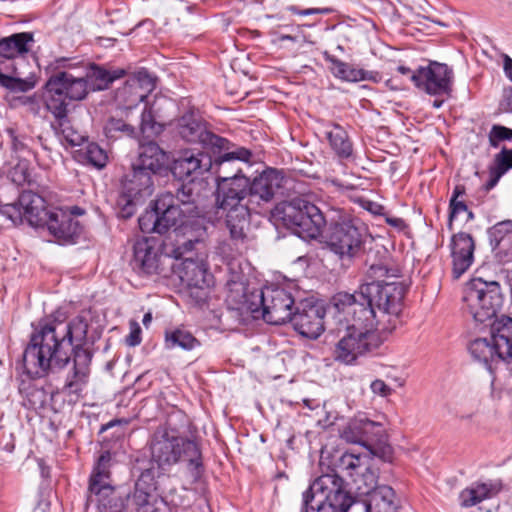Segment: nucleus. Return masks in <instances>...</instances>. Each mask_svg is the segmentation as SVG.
Returning a JSON list of instances; mask_svg holds the SVG:
<instances>
[{"label":"nucleus","instance_id":"nucleus-1","mask_svg":"<svg viewBox=\"0 0 512 512\" xmlns=\"http://www.w3.org/2000/svg\"><path fill=\"white\" fill-rule=\"evenodd\" d=\"M89 324L77 316L66 322L47 319L34 327L22 355L23 371L30 378L58 373L71 363L64 389L79 395L88 384L93 354L87 346Z\"/></svg>","mask_w":512,"mask_h":512},{"label":"nucleus","instance_id":"nucleus-2","mask_svg":"<svg viewBox=\"0 0 512 512\" xmlns=\"http://www.w3.org/2000/svg\"><path fill=\"white\" fill-rule=\"evenodd\" d=\"M250 156L251 153L248 150L239 149L223 154L217 161L220 169L216 178L214 215L217 220H225L230 238L237 243H243L246 240V232L250 224V206L247 197L249 178L240 174L239 169L233 175H226L222 167L232 160L248 161Z\"/></svg>","mask_w":512,"mask_h":512},{"label":"nucleus","instance_id":"nucleus-3","mask_svg":"<svg viewBox=\"0 0 512 512\" xmlns=\"http://www.w3.org/2000/svg\"><path fill=\"white\" fill-rule=\"evenodd\" d=\"M371 282L360 286V298L370 301L381 313L382 319L387 318V326L382 331L391 333L397 325L398 315L402 309L405 286L402 282L388 279L398 278L399 270L385 263L371 264L367 270Z\"/></svg>","mask_w":512,"mask_h":512},{"label":"nucleus","instance_id":"nucleus-4","mask_svg":"<svg viewBox=\"0 0 512 512\" xmlns=\"http://www.w3.org/2000/svg\"><path fill=\"white\" fill-rule=\"evenodd\" d=\"M34 44L31 32L14 33L0 39V85L12 92H27L36 85L35 79L18 65L28 66L25 55Z\"/></svg>","mask_w":512,"mask_h":512},{"label":"nucleus","instance_id":"nucleus-5","mask_svg":"<svg viewBox=\"0 0 512 512\" xmlns=\"http://www.w3.org/2000/svg\"><path fill=\"white\" fill-rule=\"evenodd\" d=\"M66 63L65 58L56 60V67L45 84L42 96L46 110L60 126L67 119L68 100H82L87 95L84 77L74 74L72 68L66 67Z\"/></svg>","mask_w":512,"mask_h":512},{"label":"nucleus","instance_id":"nucleus-6","mask_svg":"<svg viewBox=\"0 0 512 512\" xmlns=\"http://www.w3.org/2000/svg\"><path fill=\"white\" fill-rule=\"evenodd\" d=\"M152 462L165 470L167 467L187 461L196 469L202 467L201 451L198 444L191 439L181 437L168 425H161L152 434L149 441Z\"/></svg>","mask_w":512,"mask_h":512},{"label":"nucleus","instance_id":"nucleus-7","mask_svg":"<svg viewBox=\"0 0 512 512\" xmlns=\"http://www.w3.org/2000/svg\"><path fill=\"white\" fill-rule=\"evenodd\" d=\"M110 461L107 451L97 459L88 480L86 504L94 505L100 512H123L131 494L112 484Z\"/></svg>","mask_w":512,"mask_h":512},{"label":"nucleus","instance_id":"nucleus-8","mask_svg":"<svg viewBox=\"0 0 512 512\" xmlns=\"http://www.w3.org/2000/svg\"><path fill=\"white\" fill-rule=\"evenodd\" d=\"M353 503L343 479L335 473L321 475L303 493L305 512H348Z\"/></svg>","mask_w":512,"mask_h":512},{"label":"nucleus","instance_id":"nucleus-9","mask_svg":"<svg viewBox=\"0 0 512 512\" xmlns=\"http://www.w3.org/2000/svg\"><path fill=\"white\" fill-rule=\"evenodd\" d=\"M271 215L305 240L317 238L328 223L316 205L300 198L278 203L271 210Z\"/></svg>","mask_w":512,"mask_h":512},{"label":"nucleus","instance_id":"nucleus-10","mask_svg":"<svg viewBox=\"0 0 512 512\" xmlns=\"http://www.w3.org/2000/svg\"><path fill=\"white\" fill-rule=\"evenodd\" d=\"M464 308L476 322L493 320L503 304V295L498 282H487L481 278L466 284L463 292Z\"/></svg>","mask_w":512,"mask_h":512},{"label":"nucleus","instance_id":"nucleus-11","mask_svg":"<svg viewBox=\"0 0 512 512\" xmlns=\"http://www.w3.org/2000/svg\"><path fill=\"white\" fill-rule=\"evenodd\" d=\"M196 194L192 184H182L176 193L166 191L161 193L154 201L159 223L163 226V234L171 228H177L186 216H193L198 212Z\"/></svg>","mask_w":512,"mask_h":512},{"label":"nucleus","instance_id":"nucleus-12","mask_svg":"<svg viewBox=\"0 0 512 512\" xmlns=\"http://www.w3.org/2000/svg\"><path fill=\"white\" fill-rule=\"evenodd\" d=\"M342 437L350 443L361 444L370 452L387 461L391 457L392 448L387 444L384 426L365 416L352 419L342 432Z\"/></svg>","mask_w":512,"mask_h":512},{"label":"nucleus","instance_id":"nucleus-13","mask_svg":"<svg viewBox=\"0 0 512 512\" xmlns=\"http://www.w3.org/2000/svg\"><path fill=\"white\" fill-rule=\"evenodd\" d=\"M155 175L134 164L122 182V194L117 200L119 216L130 218L136 212V205L154 192Z\"/></svg>","mask_w":512,"mask_h":512},{"label":"nucleus","instance_id":"nucleus-14","mask_svg":"<svg viewBox=\"0 0 512 512\" xmlns=\"http://www.w3.org/2000/svg\"><path fill=\"white\" fill-rule=\"evenodd\" d=\"M379 346L375 333L358 326H348L333 349L335 361L344 365H355L357 359L371 353Z\"/></svg>","mask_w":512,"mask_h":512},{"label":"nucleus","instance_id":"nucleus-15","mask_svg":"<svg viewBox=\"0 0 512 512\" xmlns=\"http://www.w3.org/2000/svg\"><path fill=\"white\" fill-rule=\"evenodd\" d=\"M52 208L47 205L41 195L24 190L20 193L17 202L3 206L2 213L14 223L26 222L31 227L41 229Z\"/></svg>","mask_w":512,"mask_h":512},{"label":"nucleus","instance_id":"nucleus-16","mask_svg":"<svg viewBox=\"0 0 512 512\" xmlns=\"http://www.w3.org/2000/svg\"><path fill=\"white\" fill-rule=\"evenodd\" d=\"M368 302L360 298V289L353 294L340 292L334 297V304L338 310L352 314L353 323L350 326L356 325L374 333V329L382 330L386 325L385 320L377 315L374 305Z\"/></svg>","mask_w":512,"mask_h":512},{"label":"nucleus","instance_id":"nucleus-17","mask_svg":"<svg viewBox=\"0 0 512 512\" xmlns=\"http://www.w3.org/2000/svg\"><path fill=\"white\" fill-rule=\"evenodd\" d=\"M325 239L327 247L340 259L354 257L363 243L361 232L350 220L331 219Z\"/></svg>","mask_w":512,"mask_h":512},{"label":"nucleus","instance_id":"nucleus-18","mask_svg":"<svg viewBox=\"0 0 512 512\" xmlns=\"http://www.w3.org/2000/svg\"><path fill=\"white\" fill-rule=\"evenodd\" d=\"M414 85L430 95H449L452 91L453 70L446 64L431 62L411 75Z\"/></svg>","mask_w":512,"mask_h":512},{"label":"nucleus","instance_id":"nucleus-19","mask_svg":"<svg viewBox=\"0 0 512 512\" xmlns=\"http://www.w3.org/2000/svg\"><path fill=\"white\" fill-rule=\"evenodd\" d=\"M178 135L190 143H200L205 147L227 149L229 141L207 130L204 122L193 112L181 116L176 123Z\"/></svg>","mask_w":512,"mask_h":512},{"label":"nucleus","instance_id":"nucleus-20","mask_svg":"<svg viewBox=\"0 0 512 512\" xmlns=\"http://www.w3.org/2000/svg\"><path fill=\"white\" fill-rule=\"evenodd\" d=\"M325 314L322 305L304 300L296 305L290 322L301 336L317 339L325 330Z\"/></svg>","mask_w":512,"mask_h":512},{"label":"nucleus","instance_id":"nucleus-21","mask_svg":"<svg viewBox=\"0 0 512 512\" xmlns=\"http://www.w3.org/2000/svg\"><path fill=\"white\" fill-rule=\"evenodd\" d=\"M264 300L266 306L263 319L267 323L281 325L290 321L297 304L289 291L278 286H268Z\"/></svg>","mask_w":512,"mask_h":512},{"label":"nucleus","instance_id":"nucleus-22","mask_svg":"<svg viewBox=\"0 0 512 512\" xmlns=\"http://www.w3.org/2000/svg\"><path fill=\"white\" fill-rule=\"evenodd\" d=\"M226 287L228 298L235 303L242 304V307L250 311L253 317L263 316V310L266 306L264 297L266 296V287L247 292L246 279L242 273H233L227 280Z\"/></svg>","mask_w":512,"mask_h":512},{"label":"nucleus","instance_id":"nucleus-23","mask_svg":"<svg viewBox=\"0 0 512 512\" xmlns=\"http://www.w3.org/2000/svg\"><path fill=\"white\" fill-rule=\"evenodd\" d=\"M161 258L160 245L155 238H142L134 243L131 265L138 274H160Z\"/></svg>","mask_w":512,"mask_h":512},{"label":"nucleus","instance_id":"nucleus-24","mask_svg":"<svg viewBox=\"0 0 512 512\" xmlns=\"http://www.w3.org/2000/svg\"><path fill=\"white\" fill-rule=\"evenodd\" d=\"M280 182L279 173L272 169L264 171L253 181L249 180L247 197L250 213L262 212L263 206L273 200L276 190L280 187Z\"/></svg>","mask_w":512,"mask_h":512},{"label":"nucleus","instance_id":"nucleus-25","mask_svg":"<svg viewBox=\"0 0 512 512\" xmlns=\"http://www.w3.org/2000/svg\"><path fill=\"white\" fill-rule=\"evenodd\" d=\"M41 229H47L60 244L75 243L81 234L79 221L68 210L58 207L52 208Z\"/></svg>","mask_w":512,"mask_h":512},{"label":"nucleus","instance_id":"nucleus-26","mask_svg":"<svg viewBox=\"0 0 512 512\" xmlns=\"http://www.w3.org/2000/svg\"><path fill=\"white\" fill-rule=\"evenodd\" d=\"M200 211L193 216H186L181 224L173 229L172 234L181 235L183 241L178 242L172 250V255L176 259L184 257L186 252L193 249L195 243L203 241L207 235V225L204 217L200 216Z\"/></svg>","mask_w":512,"mask_h":512},{"label":"nucleus","instance_id":"nucleus-27","mask_svg":"<svg viewBox=\"0 0 512 512\" xmlns=\"http://www.w3.org/2000/svg\"><path fill=\"white\" fill-rule=\"evenodd\" d=\"M452 274L460 278L473 264L475 242L473 237L465 232L454 234L451 238Z\"/></svg>","mask_w":512,"mask_h":512},{"label":"nucleus","instance_id":"nucleus-28","mask_svg":"<svg viewBox=\"0 0 512 512\" xmlns=\"http://www.w3.org/2000/svg\"><path fill=\"white\" fill-rule=\"evenodd\" d=\"M487 233L497 262L512 263V220L496 223Z\"/></svg>","mask_w":512,"mask_h":512},{"label":"nucleus","instance_id":"nucleus-29","mask_svg":"<svg viewBox=\"0 0 512 512\" xmlns=\"http://www.w3.org/2000/svg\"><path fill=\"white\" fill-rule=\"evenodd\" d=\"M212 167L211 157L202 152L185 151L175 160L173 174L180 179L201 175Z\"/></svg>","mask_w":512,"mask_h":512},{"label":"nucleus","instance_id":"nucleus-30","mask_svg":"<svg viewBox=\"0 0 512 512\" xmlns=\"http://www.w3.org/2000/svg\"><path fill=\"white\" fill-rule=\"evenodd\" d=\"M325 59L331 64L332 74L343 81H371L377 83L381 80V75L377 71H368L362 68H356L328 53H325Z\"/></svg>","mask_w":512,"mask_h":512},{"label":"nucleus","instance_id":"nucleus-31","mask_svg":"<svg viewBox=\"0 0 512 512\" xmlns=\"http://www.w3.org/2000/svg\"><path fill=\"white\" fill-rule=\"evenodd\" d=\"M491 321L489 324L491 340L496 345V349L500 350L498 356L510 361L512 359V318L502 315L500 318L496 316Z\"/></svg>","mask_w":512,"mask_h":512},{"label":"nucleus","instance_id":"nucleus-32","mask_svg":"<svg viewBox=\"0 0 512 512\" xmlns=\"http://www.w3.org/2000/svg\"><path fill=\"white\" fill-rule=\"evenodd\" d=\"M167 160L166 152L157 143L151 141L140 145L138 157L133 164L156 176L165 169Z\"/></svg>","mask_w":512,"mask_h":512},{"label":"nucleus","instance_id":"nucleus-33","mask_svg":"<svg viewBox=\"0 0 512 512\" xmlns=\"http://www.w3.org/2000/svg\"><path fill=\"white\" fill-rule=\"evenodd\" d=\"M155 87L156 78L146 69H141L126 81L124 87L118 89V97L122 98L127 92H133L134 98L131 103H141Z\"/></svg>","mask_w":512,"mask_h":512},{"label":"nucleus","instance_id":"nucleus-34","mask_svg":"<svg viewBox=\"0 0 512 512\" xmlns=\"http://www.w3.org/2000/svg\"><path fill=\"white\" fill-rule=\"evenodd\" d=\"M66 67L72 68L74 74L84 77L85 82L87 83V93L90 90H105L114 80L123 77L125 74L124 70H117L111 73L110 71L95 65L91 66L89 70L85 71H79L78 68L73 67L72 65L66 64Z\"/></svg>","mask_w":512,"mask_h":512},{"label":"nucleus","instance_id":"nucleus-35","mask_svg":"<svg viewBox=\"0 0 512 512\" xmlns=\"http://www.w3.org/2000/svg\"><path fill=\"white\" fill-rule=\"evenodd\" d=\"M325 134L329 146L340 160H353L354 147L348 132L338 123L331 122L327 125Z\"/></svg>","mask_w":512,"mask_h":512},{"label":"nucleus","instance_id":"nucleus-36","mask_svg":"<svg viewBox=\"0 0 512 512\" xmlns=\"http://www.w3.org/2000/svg\"><path fill=\"white\" fill-rule=\"evenodd\" d=\"M468 350L471 356L475 360L482 362L490 372L493 371L496 364L500 362H509L508 360H504L502 357L498 356V354H500V350L496 349V345H494L491 338L474 339L470 342Z\"/></svg>","mask_w":512,"mask_h":512},{"label":"nucleus","instance_id":"nucleus-37","mask_svg":"<svg viewBox=\"0 0 512 512\" xmlns=\"http://www.w3.org/2000/svg\"><path fill=\"white\" fill-rule=\"evenodd\" d=\"M395 491L388 485H380L367 497L364 502L366 512H396Z\"/></svg>","mask_w":512,"mask_h":512},{"label":"nucleus","instance_id":"nucleus-38","mask_svg":"<svg viewBox=\"0 0 512 512\" xmlns=\"http://www.w3.org/2000/svg\"><path fill=\"white\" fill-rule=\"evenodd\" d=\"M500 488L492 482H476L466 487L459 494L460 505L464 508L475 506L490 499L499 492Z\"/></svg>","mask_w":512,"mask_h":512},{"label":"nucleus","instance_id":"nucleus-39","mask_svg":"<svg viewBox=\"0 0 512 512\" xmlns=\"http://www.w3.org/2000/svg\"><path fill=\"white\" fill-rule=\"evenodd\" d=\"M180 279L189 287L203 289L210 285L211 274L208 273L203 264L191 258H184L180 271Z\"/></svg>","mask_w":512,"mask_h":512},{"label":"nucleus","instance_id":"nucleus-40","mask_svg":"<svg viewBox=\"0 0 512 512\" xmlns=\"http://www.w3.org/2000/svg\"><path fill=\"white\" fill-rule=\"evenodd\" d=\"M165 345L169 349L176 347L184 350H192L200 345V342L193 336V334L185 329H174L166 331Z\"/></svg>","mask_w":512,"mask_h":512},{"label":"nucleus","instance_id":"nucleus-41","mask_svg":"<svg viewBox=\"0 0 512 512\" xmlns=\"http://www.w3.org/2000/svg\"><path fill=\"white\" fill-rule=\"evenodd\" d=\"M20 392L24 393V406L33 410L45 408L51 398V395L43 387L31 383L21 387Z\"/></svg>","mask_w":512,"mask_h":512},{"label":"nucleus","instance_id":"nucleus-42","mask_svg":"<svg viewBox=\"0 0 512 512\" xmlns=\"http://www.w3.org/2000/svg\"><path fill=\"white\" fill-rule=\"evenodd\" d=\"M104 132L109 139L123 137L135 138L138 135L137 128L123 119L110 118L104 126Z\"/></svg>","mask_w":512,"mask_h":512},{"label":"nucleus","instance_id":"nucleus-43","mask_svg":"<svg viewBox=\"0 0 512 512\" xmlns=\"http://www.w3.org/2000/svg\"><path fill=\"white\" fill-rule=\"evenodd\" d=\"M377 479L378 476L376 472L366 464L362 471L352 478V481L358 494L368 497L375 488H378L379 485H377Z\"/></svg>","mask_w":512,"mask_h":512},{"label":"nucleus","instance_id":"nucleus-44","mask_svg":"<svg viewBox=\"0 0 512 512\" xmlns=\"http://www.w3.org/2000/svg\"><path fill=\"white\" fill-rule=\"evenodd\" d=\"M152 491L142 490L134 487L132 503L137 512H157V499L151 494Z\"/></svg>","mask_w":512,"mask_h":512},{"label":"nucleus","instance_id":"nucleus-45","mask_svg":"<svg viewBox=\"0 0 512 512\" xmlns=\"http://www.w3.org/2000/svg\"><path fill=\"white\" fill-rule=\"evenodd\" d=\"M80 155L87 163L96 168H103L108 160L106 151L94 142L87 143V145L80 150Z\"/></svg>","mask_w":512,"mask_h":512},{"label":"nucleus","instance_id":"nucleus-46","mask_svg":"<svg viewBox=\"0 0 512 512\" xmlns=\"http://www.w3.org/2000/svg\"><path fill=\"white\" fill-rule=\"evenodd\" d=\"M367 464V461L359 455L345 453L339 459L338 468L346 473L347 476L353 478Z\"/></svg>","mask_w":512,"mask_h":512},{"label":"nucleus","instance_id":"nucleus-47","mask_svg":"<svg viewBox=\"0 0 512 512\" xmlns=\"http://www.w3.org/2000/svg\"><path fill=\"white\" fill-rule=\"evenodd\" d=\"M138 223L141 231L144 233L163 234V226L159 223V216L154 203L150 210L145 211L139 217Z\"/></svg>","mask_w":512,"mask_h":512},{"label":"nucleus","instance_id":"nucleus-48","mask_svg":"<svg viewBox=\"0 0 512 512\" xmlns=\"http://www.w3.org/2000/svg\"><path fill=\"white\" fill-rule=\"evenodd\" d=\"M162 129V125L155 120L152 110L145 107L141 112V120L139 123L141 133L146 137H151L160 134Z\"/></svg>","mask_w":512,"mask_h":512},{"label":"nucleus","instance_id":"nucleus-49","mask_svg":"<svg viewBox=\"0 0 512 512\" xmlns=\"http://www.w3.org/2000/svg\"><path fill=\"white\" fill-rule=\"evenodd\" d=\"M488 139L491 147L498 148L501 142L512 140V129L495 124L490 129Z\"/></svg>","mask_w":512,"mask_h":512},{"label":"nucleus","instance_id":"nucleus-50","mask_svg":"<svg viewBox=\"0 0 512 512\" xmlns=\"http://www.w3.org/2000/svg\"><path fill=\"white\" fill-rule=\"evenodd\" d=\"M507 172L506 167L494 156L493 164L489 168L490 179L486 184V188L489 190L495 187L500 178Z\"/></svg>","mask_w":512,"mask_h":512},{"label":"nucleus","instance_id":"nucleus-51","mask_svg":"<svg viewBox=\"0 0 512 512\" xmlns=\"http://www.w3.org/2000/svg\"><path fill=\"white\" fill-rule=\"evenodd\" d=\"M507 172L506 167L494 156L493 164L489 168L490 179L486 184V188L489 190L495 187L500 178Z\"/></svg>","mask_w":512,"mask_h":512},{"label":"nucleus","instance_id":"nucleus-52","mask_svg":"<svg viewBox=\"0 0 512 512\" xmlns=\"http://www.w3.org/2000/svg\"><path fill=\"white\" fill-rule=\"evenodd\" d=\"M134 487L142 488V490L153 491L155 488V482L152 470L145 469L142 471L137 481L135 482Z\"/></svg>","mask_w":512,"mask_h":512},{"label":"nucleus","instance_id":"nucleus-53","mask_svg":"<svg viewBox=\"0 0 512 512\" xmlns=\"http://www.w3.org/2000/svg\"><path fill=\"white\" fill-rule=\"evenodd\" d=\"M468 211V207L464 201L451 198L449 201V229L452 230V222L457 214Z\"/></svg>","mask_w":512,"mask_h":512},{"label":"nucleus","instance_id":"nucleus-54","mask_svg":"<svg viewBox=\"0 0 512 512\" xmlns=\"http://www.w3.org/2000/svg\"><path fill=\"white\" fill-rule=\"evenodd\" d=\"M141 343V328L137 322H131L130 333L126 338V344L134 347Z\"/></svg>","mask_w":512,"mask_h":512},{"label":"nucleus","instance_id":"nucleus-55","mask_svg":"<svg viewBox=\"0 0 512 512\" xmlns=\"http://www.w3.org/2000/svg\"><path fill=\"white\" fill-rule=\"evenodd\" d=\"M371 391L379 396L387 397L392 393V388L388 386L383 380L376 379L370 385Z\"/></svg>","mask_w":512,"mask_h":512},{"label":"nucleus","instance_id":"nucleus-56","mask_svg":"<svg viewBox=\"0 0 512 512\" xmlns=\"http://www.w3.org/2000/svg\"><path fill=\"white\" fill-rule=\"evenodd\" d=\"M495 157L506 167L509 171L512 169V149L503 146Z\"/></svg>","mask_w":512,"mask_h":512},{"label":"nucleus","instance_id":"nucleus-57","mask_svg":"<svg viewBox=\"0 0 512 512\" xmlns=\"http://www.w3.org/2000/svg\"><path fill=\"white\" fill-rule=\"evenodd\" d=\"M62 134L65 138V140L72 146H78V145H81V143L83 142L84 138L83 136H81L80 134H78L77 132H74L73 130L71 129H63L62 130Z\"/></svg>","mask_w":512,"mask_h":512},{"label":"nucleus","instance_id":"nucleus-58","mask_svg":"<svg viewBox=\"0 0 512 512\" xmlns=\"http://www.w3.org/2000/svg\"><path fill=\"white\" fill-rule=\"evenodd\" d=\"M500 106L505 112H512V88L504 89Z\"/></svg>","mask_w":512,"mask_h":512},{"label":"nucleus","instance_id":"nucleus-59","mask_svg":"<svg viewBox=\"0 0 512 512\" xmlns=\"http://www.w3.org/2000/svg\"><path fill=\"white\" fill-rule=\"evenodd\" d=\"M116 98L118 101L124 103L125 109H127V110H130L139 104V103H131L132 99L134 98L133 92H127L126 95L122 98L118 97V92H117Z\"/></svg>","mask_w":512,"mask_h":512},{"label":"nucleus","instance_id":"nucleus-60","mask_svg":"<svg viewBox=\"0 0 512 512\" xmlns=\"http://www.w3.org/2000/svg\"><path fill=\"white\" fill-rule=\"evenodd\" d=\"M330 8H308L302 10V16L314 15V14H329Z\"/></svg>","mask_w":512,"mask_h":512},{"label":"nucleus","instance_id":"nucleus-61","mask_svg":"<svg viewBox=\"0 0 512 512\" xmlns=\"http://www.w3.org/2000/svg\"><path fill=\"white\" fill-rule=\"evenodd\" d=\"M504 70L507 77L512 81V59L508 56L504 60Z\"/></svg>","mask_w":512,"mask_h":512},{"label":"nucleus","instance_id":"nucleus-62","mask_svg":"<svg viewBox=\"0 0 512 512\" xmlns=\"http://www.w3.org/2000/svg\"><path fill=\"white\" fill-rule=\"evenodd\" d=\"M386 222L393 226V227H397V228H401L404 226V221L403 219L401 218H397V217H392V218H387L386 219Z\"/></svg>","mask_w":512,"mask_h":512},{"label":"nucleus","instance_id":"nucleus-63","mask_svg":"<svg viewBox=\"0 0 512 512\" xmlns=\"http://www.w3.org/2000/svg\"><path fill=\"white\" fill-rule=\"evenodd\" d=\"M465 194V188L462 185H456L451 198H455L456 200H459L458 198Z\"/></svg>","mask_w":512,"mask_h":512},{"label":"nucleus","instance_id":"nucleus-64","mask_svg":"<svg viewBox=\"0 0 512 512\" xmlns=\"http://www.w3.org/2000/svg\"><path fill=\"white\" fill-rule=\"evenodd\" d=\"M397 71L402 74V75H409V77L411 78V75L412 73H414L415 71H412L409 67H406L404 65H399L397 67Z\"/></svg>","mask_w":512,"mask_h":512}]
</instances>
